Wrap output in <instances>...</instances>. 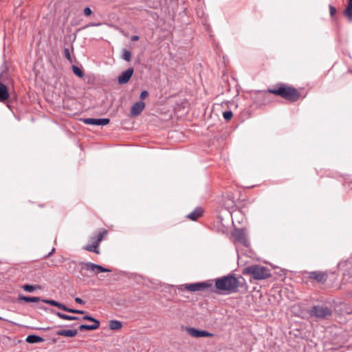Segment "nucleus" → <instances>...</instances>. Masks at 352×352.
<instances>
[{
  "mask_svg": "<svg viewBox=\"0 0 352 352\" xmlns=\"http://www.w3.org/2000/svg\"><path fill=\"white\" fill-rule=\"evenodd\" d=\"M99 245L97 243V242H95L94 241H92L91 244L86 245L83 247V250L90 252H94L97 254H100V250L98 249Z\"/></svg>",
  "mask_w": 352,
  "mask_h": 352,
  "instance_id": "obj_16",
  "label": "nucleus"
},
{
  "mask_svg": "<svg viewBox=\"0 0 352 352\" xmlns=\"http://www.w3.org/2000/svg\"><path fill=\"white\" fill-rule=\"evenodd\" d=\"M83 320H89V321H91L92 322H96V321H99L98 320L93 318L92 316H89V315H85L84 317H83Z\"/></svg>",
  "mask_w": 352,
  "mask_h": 352,
  "instance_id": "obj_31",
  "label": "nucleus"
},
{
  "mask_svg": "<svg viewBox=\"0 0 352 352\" xmlns=\"http://www.w3.org/2000/svg\"><path fill=\"white\" fill-rule=\"evenodd\" d=\"M309 314L318 319H327L331 316L332 311L327 306L314 305L309 311Z\"/></svg>",
  "mask_w": 352,
  "mask_h": 352,
  "instance_id": "obj_6",
  "label": "nucleus"
},
{
  "mask_svg": "<svg viewBox=\"0 0 352 352\" xmlns=\"http://www.w3.org/2000/svg\"><path fill=\"white\" fill-rule=\"evenodd\" d=\"M69 267L74 265L76 271H78L82 276H85V271H89L92 272L94 274H98L101 272H109L111 270L108 268H105L102 265L95 264L91 262H79L77 263L74 261H71Z\"/></svg>",
  "mask_w": 352,
  "mask_h": 352,
  "instance_id": "obj_3",
  "label": "nucleus"
},
{
  "mask_svg": "<svg viewBox=\"0 0 352 352\" xmlns=\"http://www.w3.org/2000/svg\"><path fill=\"white\" fill-rule=\"evenodd\" d=\"M329 12H330V15L331 16H333L336 12V9L335 7H333V6L330 5L329 6Z\"/></svg>",
  "mask_w": 352,
  "mask_h": 352,
  "instance_id": "obj_33",
  "label": "nucleus"
},
{
  "mask_svg": "<svg viewBox=\"0 0 352 352\" xmlns=\"http://www.w3.org/2000/svg\"><path fill=\"white\" fill-rule=\"evenodd\" d=\"M42 301L44 302V303H46V304H49V305H51L52 306H54V307H58L59 309L63 310V311H66V309L67 308V307L66 305H65L64 304H62V303H60L54 300H46V299H43L42 300Z\"/></svg>",
  "mask_w": 352,
  "mask_h": 352,
  "instance_id": "obj_17",
  "label": "nucleus"
},
{
  "mask_svg": "<svg viewBox=\"0 0 352 352\" xmlns=\"http://www.w3.org/2000/svg\"><path fill=\"white\" fill-rule=\"evenodd\" d=\"M64 54H65V58L69 60L70 62H72V58H71V55H70V52H69V50L68 48H65L64 49Z\"/></svg>",
  "mask_w": 352,
  "mask_h": 352,
  "instance_id": "obj_30",
  "label": "nucleus"
},
{
  "mask_svg": "<svg viewBox=\"0 0 352 352\" xmlns=\"http://www.w3.org/2000/svg\"><path fill=\"white\" fill-rule=\"evenodd\" d=\"M234 244H241L244 247H249L250 241L244 229H236L232 233Z\"/></svg>",
  "mask_w": 352,
  "mask_h": 352,
  "instance_id": "obj_7",
  "label": "nucleus"
},
{
  "mask_svg": "<svg viewBox=\"0 0 352 352\" xmlns=\"http://www.w3.org/2000/svg\"><path fill=\"white\" fill-rule=\"evenodd\" d=\"M182 287H184L187 291H189L190 292L204 290L214 292L212 280H208L206 282H200L191 284H185L182 285Z\"/></svg>",
  "mask_w": 352,
  "mask_h": 352,
  "instance_id": "obj_5",
  "label": "nucleus"
},
{
  "mask_svg": "<svg viewBox=\"0 0 352 352\" xmlns=\"http://www.w3.org/2000/svg\"><path fill=\"white\" fill-rule=\"evenodd\" d=\"M202 214L203 209L201 207H197L187 215V218L192 221H197Z\"/></svg>",
  "mask_w": 352,
  "mask_h": 352,
  "instance_id": "obj_14",
  "label": "nucleus"
},
{
  "mask_svg": "<svg viewBox=\"0 0 352 352\" xmlns=\"http://www.w3.org/2000/svg\"><path fill=\"white\" fill-rule=\"evenodd\" d=\"M75 302L80 305H84L85 303V302L79 297L75 298Z\"/></svg>",
  "mask_w": 352,
  "mask_h": 352,
  "instance_id": "obj_35",
  "label": "nucleus"
},
{
  "mask_svg": "<svg viewBox=\"0 0 352 352\" xmlns=\"http://www.w3.org/2000/svg\"><path fill=\"white\" fill-rule=\"evenodd\" d=\"M122 58L127 62H129L131 59V53L130 51L124 49L122 51Z\"/></svg>",
  "mask_w": 352,
  "mask_h": 352,
  "instance_id": "obj_26",
  "label": "nucleus"
},
{
  "mask_svg": "<svg viewBox=\"0 0 352 352\" xmlns=\"http://www.w3.org/2000/svg\"><path fill=\"white\" fill-rule=\"evenodd\" d=\"M55 314L58 317H59L60 318L63 319V320H80V318L77 316L67 315V314L60 313L59 311H56Z\"/></svg>",
  "mask_w": 352,
  "mask_h": 352,
  "instance_id": "obj_22",
  "label": "nucleus"
},
{
  "mask_svg": "<svg viewBox=\"0 0 352 352\" xmlns=\"http://www.w3.org/2000/svg\"><path fill=\"white\" fill-rule=\"evenodd\" d=\"M223 117L226 120L228 121L233 117V113L231 111H226L223 113Z\"/></svg>",
  "mask_w": 352,
  "mask_h": 352,
  "instance_id": "obj_28",
  "label": "nucleus"
},
{
  "mask_svg": "<svg viewBox=\"0 0 352 352\" xmlns=\"http://www.w3.org/2000/svg\"><path fill=\"white\" fill-rule=\"evenodd\" d=\"M145 107V104L142 101L135 102L131 107L130 115L132 117H137L142 112Z\"/></svg>",
  "mask_w": 352,
  "mask_h": 352,
  "instance_id": "obj_11",
  "label": "nucleus"
},
{
  "mask_svg": "<svg viewBox=\"0 0 352 352\" xmlns=\"http://www.w3.org/2000/svg\"><path fill=\"white\" fill-rule=\"evenodd\" d=\"M19 300L24 301L26 302H38L41 300L40 297L20 296L19 297Z\"/></svg>",
  "mask_w": 352,
  "mask_h": 352,
  "instance_id": "obj_21",
  "label": "nucleus"
},
{
  "mask_svg": "<svg viewBox=\"0 0 352 352\" xmlns=\"http://www.w3.org/2000/svg\"><path fill=\"white\" fill-rule=\"evenodd\" d=\"M83 123L89 125L104 126L109 123V118H84Z\"/></svg>",
  "mask_w": 352,
  "mask_h": 352,
  "instance_id": "obj_10",
  "label": "nucleus"
},
{
  "mask_svg": "<svg viewBox=\"0 0 352 352\" xmlns=\"http://www.w3.org/2000/svg\"><path fill=\"white\" fill-rule=\"evenodd\" d=\"M22 288L28 292H32L36 289H41V287L38 285H32L26 284V285H23Z\"/></svg>",
  "mask_w": 352,
  "mask_h": 352,
  "instance_id": "obj_24",
  "label": "nucleus"
},
{
  "mask_svg": "<svg viewBox=\"0 0 352 352\" xmlns=\"http://www.w3.org/2000/svg\"><path fill=\"white\" fill-rule=\"evenodd\" d=\"M148 95V93L147 91H142L140 94V98L142 100H144L145 98H146Z\"/></svg>",
  "mask_w": 352,
  "mask_h": 352,
  "instance_id": "obj_34",
  "label": "nucleus"
},
{
  "mask_svg": "<svg viewBox=\"0 0 352 352\" xmlns=\"http://www.w3.org/2000/svg\"><path fill=\"white\" fill-rule=\"evenodd\" d=\"M54 251H55V248H53L50 252H49L46 256H45L44 258H49L50 256H51L53 254Z\"/></svg>",
  "mask_w": 352,
  "mask_h": 352,
  "instance_id": "obj_36",
  "label": "nucleus"
},
{
  "mask_svg": "<svg viewBox=\"0 0 352 352\" xmlns=\"http://www.w3.org/2000/svg\"><path fill=\"white\" fill-rule=\"evenodd\" d=\"M109 327L112 330H119L122 328V324L120 321L113 320L109 321Z\"/></svg>",
  "mask_w": 352,
  "mask_h": 352,
  "instance_id": "obj_23",
  "label": "nucleus"
},
{
  "mask_svg": "<svg viewBox=\"0 0 352 352\" xmlns=\"http://www.w3.org/2000/svg\"><path fill=\"white\" fill-rule=\"evenodd\" d=\"M83 13L85 16H89L92 13V11L90 9V8L89 7H86L84 10H83Z\"/></svg>",
  "mask_w": 352,
  "mask_h": 352,
  "instance_id": "obj_32",
  "label": "nucleus"
},
{
  "mask_svg": "<svg viewBox=\"0 0 352 352\" xmlns=\"http://www.w3.org/2000/svg\"><path fill=\"white\" fill-rule=\"evenodd\" d=\"M72 71L74 73V74L79 78H82L84 76L83 71L76 65L72 66Z\"/></svg>",
  "mask_w": 352,
  "mask_h": 352,
  "instance_id": "obj_25",
  "label": "nucleus"
},
{
  "mask_svg": "<svg viewBox=\"0 0 352 352\" xmlns=\"http://www.w3.org/2000/svg\"><path fill=\"white\" fill-rule=\"evenodd\" d=\"M25 341L28 343L34 344L42 342L44 341V339L38 336L31 334L27 336Z\"/></svg>",
  "mask_w": 352,
  "mask_h": 352,
  "instance_id": "obj_20",
  "label": "nucleus"
},
{
  "mask_svg": "<svg viewBox=\"0 0 352 352\" xmlns=\"http://www.w3.org/2000/svg\"><path fill=\"white\" fill-rule=\"evenodd\" d=\"M239 281L237 278L232 275H227L215 280V286L214 289H216L221 292H224L225 294L236 293L239 291Z\"/></svg>",
  "mask_w": 352,
  "mask_h": 352,
  "instance_id": "obj_2",
  "label": "nucleus"
},
{
  "mask_svg": "<svg viewBox=\"0 0 352 352\" xmlns=\"http://www.w3.org/2000/svg\"><path fill=\"white\" fill-rule=\"evenodd\" d=\"M1 319V318L0 317V320Z\"/></svg>",
  "mask_w": 352,
  "mask_h": 352,
  "instance_id": "obj_40",
  "label": "nucleus"
},
{
  "mask_svg": "<svg viewBox=\"0 0 352 352\" xmlns=\"http://www.w3.org/2000/svg\"><path fill=\"white\" fill-rule=\"evenodd\" d=\"M66 311H67L69 313H74V314H83L85 313L84 311L74 309H72V308H69V307L67 308Z\"/></svg>",
  "mask_w": 352,
  "mask_h": 352,
  "instance_id": "obj_29",
  "label": "nucleus"
},
{
  "mask_svg": "<svg viewBox=\"0 0 352 352\" xmlns=\"http://www.w3.org/2000/svg\"><path fill=\"white\" fill-rule=\"evenodd\" d=\"M344 14L350 19L352 20V4L348 3L347 7L344 10Z\"/></svg>",
  "mask_w": 352,
  "mask_h": 352,
  "instance_id": "obj_27",
  "label": "nucleus"
},
{
  "mask_svg": "<svg viewBox=\"0 0 352 352\" xmlns=\"http://www.w3.org/2000/svg\"><path fill=\"white\" fill-rule=\"evenodd\" d=\"M187 332L194 338L212 337L214 334L204 330L197 329L193 327L187 328Z\"/></svg>",
  "mask_w": 352,
  "mask_h": 352,
  "instance_id": "obj_9",
  "label": "nucleus"
},
{
  "mask_svg": "<svg viewBox=\"0 0 352 352\" xmlns=\"http://www.w3.org/2000/svg\"><path fill=\"white\" fill-rule=\"evenodd\" d=\"M242 274L250 275L254 280H264L272 276L270 270L261 265L246 267L243 270Z\"/></svg>",
  "mask_w": 352,
  "mask_h": 352,
  "instance_id": "obj_4",
  "label": "nucleus"
},
{
  "mask_svg": "<svg viewBox=\"0 0 352 352\" xmlns=\"http://www.w3.org/2000/svg\"><path fill=\"white\" fill-rule=\"evenodd\" d=\"M107 233L108 232L107 230L102 229L101 230H100V232L96 236L91 237V239L92 241H94L95 242H97L98 245H100V242L102 241L104 237L107 234Z\"/></svg>",
  "mask_w": 352,
  "mask_h": 352,
  "instance_id": "obj_18",
  "label": "nucleus"
},
{
  "mask_svg": "<svg viewBox=\"0 0 352 352\" xmlns=\"http://www.w3.org/2000/svg\"><path fill=\"white\" fill-rule=\"evenodd\" d=\"M50 329H51V327H46V328H42L41 329L45 331V330H49Z\"/></svg>",
  "mask_w": 352,
  "mask_h": 352,
  "instance_id": "obj_38",
  "label": "nucleus"
},
{
  "mask_svg": "<svg viewBox=\"0 0 352 352\" xmlns=\"http://www.w3.org/2000/svg\"><path fill=\"white\" fill-rule=\"evenodd\" d=\"M95 324H81L79 326V330L80 331H85V330H96L99 328L100 327V321H96L94 322Z\"/></svg>",
  "mask_w": 352,
  "mask_h": 352,
  "instance_id": "obj_19",
  "label": "nucleus"
},
{
  "mask_svg": "<svg viewBox=\"0 0 352 352\" xmlns=\"http://www.w3.org/2000/svg\"><path fill=\"white\" fill-rule=\"evenodd\" d=\"M77 329H61L56 332L58 336H66V337H74L77 335Z\"/></svg>",
  "mask_w": 352,
  "mask_h": 352,
  "instance_id": "obj_15",
  "label": "nucleus"
},
{
  "mask_svg": "<svg viewBox=\"0 0 352 352\" xmlns=\"http://www.w3.org/2000/svg\"><path fill=\"white\" fill-rule=\"evenodd\" d=\"M271 94L280 96L289 102H297L300 98V91L295 87L284 83H278L267 90L256 91L252 95V100L256 107H261L272 102Z\"/></svg>",
  "mask_w": 352,
  "mask_h": 352,
  "instance_id": "obj_1",
  "label": "nucleus"
},
{
  "mask_svg": "<svg viewBox=\"0 0 352 352\" xmlns=\"http://www.w3.org/2000/svg\"><path fill=\"white\" fill-rule=\"evenodd\" d=\"M349 3L352 4V0H349Z\"/></svg>",
  "mask_w": 352,
  "mask_h": 352,
  "instance_id": "obj_39",
  "label": "nucleus"
},
{
  "mask_svg": "<svg viewBox=\"0 0 352 352\" xmlns=\"http://www.w3.org/2000/svg\"><path fill=\"white\" fill-rule=\"evenodd\" d=\"M9 97L10 93L7 86L0 82V102H5Z\"/></svg>",
  "mask_w": 352,
  "mask_h": 352,
  "instance_id": "obj_13",
  "label": "nucleus"
},
{
  "mask_svg": "<svg viewBox=\"0 0 352 352\" xmlns=\"http://www.w3.org/2000/svg\"><path fill=\"white\" fill-rule=\"evenodd\" d=\"M307 278L319 283H324L328 278L327 272L313 271L307 273Z\"/></svg>",
  "mask_w": 352,
  "mask_h": 352,
  "instance_id": "obj_8",
  "label": "nucleus"
},
{
  "mask_svg": "<svg viewBox=\"0 0 352 352\" xmlns=\"http://www.w3.org/2000/svg\"><path fill=\"white\" fill-rule=\"evenodd\" d=\"M133 74V69L130 67L123 72L118 77V82L119 84L122 85L129 82Z\"/></svg>",
  "mask_w": 352,
  "mask_h": 352,
  "instance_id": "obj_12",
  "label": "nucleus"
},
{
  "mask_svg": "<svg viewBox=\"0 0 352 352\" xmlns=\"http://www.w3.org/2000/svg\"><path fill=\"white\" fill-rule=\"evenodd\" d=\"M140 38L139 36L138 35H133L132 37H131V41H138Z\"/></svg>",
  "mask_w": 352,
  "mask_h": 352,
  "instance_id": "obj_37",
  "label": "nucleus"
}]
</instances>
